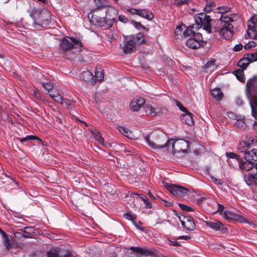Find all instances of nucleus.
I'll list each match as a JSON object with an SVG mask.
<instances>
[{
    "mask_svg": "<svg viewBox=\"0 0 257 257\" xmlns=\"http://www.w3.org/2000/svg\"><path fill=\"white\" fill-rule=\"evenodd\" d=\"M157 136L156 132H152L149 136H146L145 141L148 145L154 149H162L164 148H167L168 152L175 154L176 153L182 152L187 153V149L188 148V141L181 140L180 141H175L174 139L168 140L164 145L156 144L153 141Z\"/></svg>",
    "mask_w": 257,
    "mask_h": 257,
    "instance_id": "1",
    "label": "nucleus"
},
{
    "mask_svg": "<svg viewBox=\"0 0 257 257\" xmlns=\"http://www.w3.org/2000/svg\"><path fill=\"white\" fill-rule=\"evenodd\" d=\"M34 20L33 26L36 29L40 27L45 28L51 23V14L49 11L44 10H34L31 14Z\"/></svg>",
    "mask_w": 257,
    "mask_h": 257,
    "instance_id": "2",
    "label": "nucleus"
},
{
    "mask_svg": "<svg viewBox=\"0 0 257 257\" xmlns=\"http://www.w3.org/2000/svg\"><path fill=\"white\" fill-rule=\"evenodd\" d=\"M69 39L63 38L60 44V50L63 52H71L74 55L76 52L72 51V49H76L77 52L81 51L80 48L82 47V44L80 40L73 37H70Z\"/></svg>",
    "mask_w": 257,
    "mask_h": 257,
    "instance_id": "3",
    "label": "nucleus"
},
{
    "mask_svg": "<svg viewBox=\"0 0 257 257\" xmlns=\"http://www.w3.org/2000/svg\"><path fill=\"white\" fill-rule=\"evenodd\" d=\"M224 20V24L220 30L219 32L220 35L222 38L225 40L230 39L234 34L233 32V26L231 23L233 22L232 18L230 17H224L222 18Z\"/></svg>",
    "mask_w": 257,
    "mask_h": 257,
    "instance_id": "4",
    "label": "nucleus"
},
{
    "mask_svg": "<svg viewBox=\"0 0 257 257\" xmlns=\"http://www.w3.org/2000/svg\"><path fill=\"white\" fill-rule=\"evenodd\" d=\"M195 21L198 26L203 27V29L210 34L213 33L211 27V22L210 16H207L205 13H202L198 14L195 17Z\"/></svg>",
    "mask_w": 257,
    "mask_h": 257,
    "instance_id": "5",
    "label": "nucleus"
},
{
    "mask_svg": "<svg viewBox=\"0 0 257 257\" xmlns=\"http://www.w3.org/2000/svg\"><path fill=\"white\" fill-rule=\"evenodd\" d=\"M163 184L164 186L174 195L182 198L187 194L188 190L185 187L164 182H163Z\"/></svg>",
    "mask_w": 257,
    "mask_h": 257,
    "instance_id": "6",
    "label": "nucleus"
},
{
    "mask_svg": "<svg viewBox=\"0 0 257 257\" xmlns=\"http://www.w3.org/2000/svg\"><path fill=\"white\" fill-rule=\"evenodd\" d=\"M247 33L250 39H257V15L252 16L248 21Z\"/></svg>",
    "mask_w": 257,
    "mask_h": 257,
    "instance_id": "7",
    "label": "nucleus"
},
{
    "mask_svg": "<svg viewBox=\"0 0 257 257\" xmlns=\"http://www.w3.org/2000/svg\"><path fill=\"white\" fill-rule=\"evenodd\" d=\"M202 35L197 33L194 35L193 38H190L187 40L186 45L189 48L197 49L203 45Z\"/></svg>",
    "mask_w": 257,
    "mask_h": 257,
    "instance_id": "8",
    "label": "nucleus"
},
{
    "mask_svg": "<svg viewBox=\"0 0 257 257\" xmlns=\"http://www.w3.org/2000/svg\"><path fill=\"white\" fill-rule=\"evenodd\" d=\"M246 87L253 102L257 106V84L253 79H249L246 83Z\"/></svg>",
    "mask_w": 257,
    "mask_h": 257,
    "instance_id": "9",
    "label": "nucleus"
},
{
    "mask_svg": "<svg viewBox=\"0 0 257 257\" xmlns=\"http://www.w3.org/2000/svg\"><path fill=\"white\" fill-rule=\"evenodd\" d=\"M223 217L226 219L228 222L235 221L239 222H246V219L241 215L236 214L234 212L225 210L222 214Z\"/></svg>",
    "mask_w": 257,
    "mask_h": 257,
    "instance_id": "10",
    "label": "nucleus"
},
{
    "mask_svg": "<svg viewBox=\"0 0 257 257\" xmlns=\"http://www.w3.org/2000/svg\"><path fill=\"white\" fill-rule=\"evenodd\" d=\"M205 224L214 230L215 231L220 230L223 233H226L227 231V229L224 227V225L218 220H214V221H205Z\"/></svg>",
    "mask_w": 257,
    "mask_h": 257,
    "instance_id": "11",
    "label": "nucleus"
},
{
    "mask_svg": "<svg viewBox=\"0 0 257 257\" xmlns=\"http://www.w3.org/2000/svg\"><path fill=\"white\" fill-rule=\"evenodd\" d=\"M145 103V100L143 97L136 96L130 102V109L134 111H138Z\"/></svg>",
    "mask_w": 257,
    "mask_h": 257,
    "instance_id": "12",
    "label": "nucleus"
},
{
    "mask_svg": "<svg viewBox=\"0 0 257 257\" xmlns=\"http://www.w3.org/2000/svg\"><path fill=\"white\" fill-rule=\"evenodd\" d=\"M135 42L132 39H125L123 42V45H121V48L125 54L131 53L135 50Z\"/></svg>",
    "mask_w": 257,
    "mask_h": 257,
    "instance_id": "13",
    "label": "nucleus"
},
{
    "mask_svg": "<svg viewBox=\"0 0 257 257\" xmlns=\"http://www.w3.org/2000/svg\"><path fill=\"white\" fill-rule=\"evenodd\" d=\"M224 17L228 16L221 15L219 19H217L212 22L211 27L212 28V31H213V33L215 32H220V30L224 24V20L221 18H224Z\"/></svg>",
    "mask_w": 257,
    "mask_h": 257,
    "instance_id": "14",
    "label": "nucleus"
},
{
    "mask_svg": "<svg viewBox=\"0 0 257 257\" xmlns=\"http://www.w3.org/2000/svg\"><path fill=\"white\" fill-rule=\"evenodd\" d=\"M72 253L71 252H67L65 254L62 255L60 250L56 248H51L47 252V257H71Z\"/></svg>",
    "mask_w": 257,
    "mask_h": 257,
    "instance_id": "15",
    "label": "nucleus"
},
{
    "mask_svg": "<svg viewBox=\"0 0 257 257\" xmlns=\"http://www.w3.org/2000/svg\"><path fill=\"white\" fill-rule=\"evenodd\" d=\"M145 112L148 116L154 117L161 112V109L158 107H154L150 105L145 106Z\"/></svg>",
    "mask_w": 257,
    "mask_h": 257,
    "instance_id": "16",
    "label": "nucleus"
},
{
    "mask_svg": "<svg viewBox=\"0 0 257 257\" xmlns=\"http://www.w3.org/2000/svg\"><path fill=\"white\" fill-rule=\"evenodd\" d=\"M80 78L83 81L93 84L95 82L94 76L91 72L88 71H84L80 74Z\"/></svg>",
    "mask_w": 257,
    "mask_h": 257,
    "instance_id": "17",
    "label": "nucleus"
},
{
    "mask_svg": "<svg viewBox=\"0 0 257 257\" xmlns=\"http://www.w3.org/2000/svg\"><path fill=\"white\" fill-rule=\"evenodd\" d=\"M254 164V163L250 160H246V161L243 162L241 159H240V161L238 163L240 169L246 171L251 170L253 167Z\"/></svg>",
    "mask_w": 257,
    "mask_h": 257,
    "instance_id": "18",
    "label": "nucleus"
},
{
    "mask_svg": "<svg viewBox=\"0 0 257 257\" xmlns=\"http://www.w3.org/2000/svg\"><path fill=\"white\" fill-rule=\"evenodd\" d=\"M244 159L254 162L257 161V149H253L244 153Z\"/></svg>",
    "mask_w": 257,
    "mask_h": 257,
    "instance_id": "19",
    "label": "nucleus"
},
{
    "mask_svg": "<svg viewBox=\"0 0 257 257\" xmlns=\"http://www.w3.org/2000/svg\"><path fill=\"white\" fill-rule=\"evenodd\" d=\"M184 112L185 113L182 115V119L183 122L189 125H193L194 124V120L192 117V114L188 110Z\"/></svg>",
    "mask_w": 257,
    "mask_h": 257,
    "instance_id": "20",
    "label": "nucleus"
},
{
    "mask_svg": "<svg viewBox=\"0 0 257 257\" xmlns=\"http://www.w3.org/2000/svg\"><path fill=\"white\" fill-rule=\"evenodd\" d=\"M244 179L248 185L254 184L257 186V174L248 173L244 176Z\"/></svg>",
    "mask_w": 257,
    "mask_h": 257,
    "instance_id": "21",
    "label": "nucleus"
},
{
    "mask_svg": "<svg viewBox=\"0 0 257 257\" xmlns=\"http://www.w3.org/2000/svg\"><path fill=\"white\" fill-rule=\"evenodd\" d=\"M250 145L246 141L240 142L238 145V152L239 154H242L244 158V153L247 152Z\"/></svg>",
    "mask_w": 257,
    "mask_h": 257,
    "instance_id": "22",
    "label": "nucleus"
},
{
    "mask_svg": "<svg viewBox=\"0 0 257 257\" xmlns=\"http://www.w3.org/2000/svg\"><path fill=\"white\" fill-rule=\"evenodd\" d=\"M47 93L55 101L59 103H64L63 102L62 96L59 94L56 89L54 88L53 90Z\"/></svg>",
    "mask_w": 257,
    "mask_h": 257,
    "instance_id": "23",
    "label": "nucleus"
},
{
    "mask_svg": "<svg viewBox=\"0 0 257 257\" xmlns=\"http://www.w3.org/2000/svg\"><path fill=\"white\" fill-rule=\"evenodd\" d=\"M138 15L148 20H151L154 18V15L152 12L145 9L139 10Z\"/></svg>",
    "mask_w": 257,
    "mask_h": 257,
    "instance_id": "24",
    "label": "nucleus"
},
{
    "mask_svg": "<svg viewBox=\"0 0 257 257\" xmlns=\"http://www.w3.org/2000/svg\"><path fill=\"white\" fill-rule=\"evenodd\" d=\"M182 225L188 230H194L196 228V225L192 217L188 222L183 221Z\"/></svg>",
    "mask_w": 257,
    "mask_h": 257,
    "instance_id": "25",
    "label": "nucleus"
},
{
    "mask_svg": "<svg viewBox=\"0 0 257 257\" xmlns=\"http://www.w3.org/2000/svg\"><path fill=\"white\" fill-rule=\"evenodd\" d=\"M204 68L206 71L212 72L217 68V65L215 64V60L213 59L208 61L204 66Z\"/></svg>",
    "mask_w": 257,
    "mask_h": 257,
    "instance_id": "26",
    "label": "nucleus"
},
{
    "mask_svg": "<svg viewBox=\"0 0 257 257\" xmlns=\"http://www.w3.org/2000/svg\"><path fill=\"white\" fill-rule=\"evenodd\" d=\"M212 96L216 100H220L222 99L223 94L221 90L219 88H215L211 90Z\"/></svg>",
    "mask_w": 257,
    "mask_h": 257,
    "instance_id": "27",
    "label": "nucleus"
},
{
    "mask_svg": "<svg viewBox=\"0 0 257 257\" xmlns=\"http://www.w3.org/2000/svg\"><path fill=\"white\" fill-rule=\"evenodd\" d=\"M133 41L135 42V45L137 44L139 45L142 44L145 42L144 38V34L141 33H138L136 36H133L132 38Z\"/></svg>",
    "mask_w": 257,
    "mask_h": 257,
    "instance_id": "28",
    "label": "nucleus"
},
{
    "mask_svg": "<svg viewBox=\"0 0 257 257\" xmlns=\"http://www.w3.org/2000/svg\"><path fill=\"white\" fill-rule=\"evenodd\" d=\"M249 63H250L249 61L247 59V58H246V56L244 55L243 57L239 61L237 65L239 67H241L243 70H244L247 68Z\"/></svg>",
    "mask_w": 257,
    "mask_h": 257,
    "instance_id": "29",
    "label": "nucleus"
},
{
    "mask_svg": "<svg viewBox=\"0 0 257 257\" xmlns=\"http://www.w3.org/2000/svg\"><path fill=\"white\" fill-rule=\"evenodd\" d=\"M92 135L93 138L99 144L104 146L103 139L101 137L100 133L97 131H93L92 132Z\"/></svg>",
    "mask_w": 257,
    "mask_h": 257,
    "instance_id": "30",
    "label": "nucleus"
},
{
    "mask_svg": "<svg viewBox=\"0 0 257 257\" xmlns=\"http://www.w3.org/2000/svg\"><path fill=\"white\" fill-rule=\"evenodd\" d=\"M4 239L3 243L7 250H10L12 247V244L10 240V237L5 232V235L2 236Z\"/></svg>",
    "mask_w": 257,
    "mask_h": 257,
    "instance_id": "31",
    "label": "nucleus"
},
{
    "mask_svg": "<svg viewBox=\"0 0 257 257\" xmlns=\"http://www.w3.org/2000/svg\"><path fill=\"white\" fill-rule=\"evenodd\" d=\"M233 74L240 82H244L245 79L243 70L237 69L233 72Z\"/></svg>",
    "mask_w": 257,
    "mask_h": 257,
    "instance_id": "32",
    "label": "nucleus"
},
{
    "mask_svg": "<svg viewBox=\"0 0 257 257\" xmlns=\"http://www.w3.org/2000/svg\"><path fill=\"white\" fill-rule=\"evenodd\" d=\"M215 7V3L211 0L206 1V6L204 8V11L206 13H209L212 11V8Z\"/></svg>",
    "mask_w": 257,
    "mask_h": 257,
    "instance_id": "33",
    "label": "nucleus"
},
{
    "mask_svg": "<svg viewBox=\"0 0 257 257\" xmlns=\"http://www.w3.org/2000/svg\"><path fill=\"white\" fill-rule=\"evenodd\" d=\"M225 155L228 158L235 159L238 163L240 161L241 157L240 155H237L233 152H226Z\"/></svg>",
    "mask_w": 257,
    "mask_h": 257,
    "instance_id": "34",
    "label": "nucleus"
},
{
    "mask_svg": "<svg viewBox=\"0 0 257 257\" xmlns=\"http://www.w3.org/2000/svg\"><path fill=\"white\" fill-rule=\"evenodd\" d=\"M193 26H189L188 27L186 28L185 30L183 32V34L184 36H190L192 35H196L195 34L194 31L193 30Z\"/></svg>",
    "mask_w": 257,
    "mask_h": 257,
    "instance_id": "35",
    "label": "nucleus"
},
{
    "mask_svg": "<svg viewBox=\"0 0 257 257\" xmlns=\"http://www.w3.org/2000/svg\"><path fill=\"white\" fill-rule=\"evenodd\" d=\"M246 58L248 59L250 63H252L257 61V52L254 53L245 54Z\"/></svg>",
    "mask_w": 257,
    "mask_h": 257,
    "instance_id": "36",
    "label": "nucleus"
},
{
    "mask_svg": "<svg viewBox=\"0 0 257 257\" xmlns=\"http://www.w3.org/2000/svg\"><path fill=\"white\" fill-rule=\"evenodd\" d=\"M139 195L140 196L141 199L145 203V207L146 208H151L152 207V204L149 201V199L148 198V197L146 196H145V195H144L143 194H141V195Z\"/></svg>",
    "mask_w": 257,
    "mask_h": 257,
    "instance_id": "37",
    "label": "nucleus"
},
{
    "mask_svg": "<svg viewBox=\"0 0 257 257\" xmlns=\"http://www.w3.org/2000/svg\"><path fill=\"white\" fill-rule=\"evenodd\" d=\"M94 77L98 81L102 80L103 79L104 74L100 68L96 69Z\"/></svg>",
    "mask_w": 257,
    "mask_h": 257,
    "instance_id": "38",
    "label": "nucleus"
},
{
    "mask_svg": "<svg viewBox=\"0 0 257 257\" xmlns=\"http://www.w3.org/2000/svg\"><path fill=\"white\" fill-rule=\"evenodd\" d=\"M191 0H174L172 4L176 6L181 7L183 5H187Z\"/></svg>",
    "mask_w": 257,
    "mask_h": 257,
    "instance_id": "39",
    "label": "nucleus"
},
{
    "mask_svg": "<svg viewBox=\"0 0 257 257\" xmlns=\"http://www.w3.org/2000/svg\"><path fill=\"white\" fill-rule=\"evenodd\" d=\"M37 140L40 141H42L40 139H39L37 136H27L26 137L22 138L20 139V141L23 143L24 141H26L28 140Z\"/></svg>",
    "mask_w": 257,
    "mask_h": 257,
    "instance_id": "40",
    "label": "nucleus"
},
{
    "mask_svg": "<svg viewBox=\"0 0 257 257\" xmlns=\"http://www.w3.org/2000/svg\"><path fill=\"white\" fill-rule=\"evenodd\" d=\"M218 12L221 15L226 16L225 14L230 11V8L227 7H221L217 8Z\"/></svg>",
    "mask_w": 257,
    "mask_h": 257,
    "instance_id": "41",
    "label": "nucleus"
},
{
    "mask_svg": "<svg viewBox=\"0 0 257 257\" xmlns=\"http://www.w3.org/2000/svg\"><path fill=\"white\" fill-rule=\"evenodd\" d=\"M32 94L38 100H43V97L42 93L38 90L31 91Z\"/></svg>",
    "mask_w": 257,
    "mask_h": 257,
    "instance_id": "42",
    "label": "nucleus"
},
{
    "mask_svg": "<svg viewBox=\"0 0 257 257\" xmlns=\"http://www.w3.org/2000/svg\"><path fill=\"white\" fill-rule=\"evenodd\" d=\"M118 130L119 131L124 135H125L126 137H128L129 135V134L131 133L130 131L127 129L126 127H123V126H118Z\"/></svg>",
    "mask_w": 257,
    "mask_h": 257,
    "instance_id": "43",
    "label": "nucleus"
},
{
    "mask_svg": "<svg viewBox=\"0 0 257 257\" xmlns=\"http://www.w3.org/2000/svg\"><path fill=\"white\" fill-rule=\"evenodd\" d=\"M42 85L47 90V93L54 89L53 85L50 82L43 83Z\"/></svg>",
    "mask_w": 257,
    "mask_h": 257,
    "instance_id": "44",
    "label": "nucleus"
},
{
    "mask_svg": "<svg viewBox=\"0 0 257 257\" xmlns=\"http://www.w3.org/2000/svg\"><path fill=\"white\" fill-rule=\"evenodd\" d=\"M179 206L182 210L186 212L194 211V209L193 208L185 204L180 203L179 204Z\"/></svg>",
    "mask_w": 257,
    "mask_h": 257,
    "instance_id": "45",
    "label": "nucleus"
},
{
    "mask_svg": "<svg viewBox=\"0 0 257 257\" xmlns=\"http://www.w3.org/2000/svg\"><path fill=\"white\" fill-rule=\"evenodd\" d=\"M123 217L128 220H131L133 222H135L134 220L136 219V216L134 214H132L130 213H125L123 214Z\"/></svg>",
    "mask_w": 257,
    "mask_h": 257,
    "instance_id": "46",
    "label": "nucleus"
},
{
    "mask_svg": "<svg viewBox=\"0 0 257 257\" xmlns=\"http://www.w3.org/2000/svg\"><path fill=\"white\" fill-rule=\"evenodd\" d=\"M177 216H178V219H179L181 224H182V222L183 221L188 222V221L190 220V219H191L192 218V217L186 216H185L184 215H178V214H177Z\"/></svg>",
    "mask_w": 257,
    "mask_h": 257,
    "instance_id": "47",
    "label": "nucleus"
},
{
    "mask_svg": "<svg viewBox=\"0 0 257 257\" xmlns=\"http://www.w3.org/2000/svg\"><path fill=\"white\" fill-rule=\"evenodd\" d=\"M186 28V26L184 25L177 26L176 29L175 30V33L176 35H179L181 34V31L183 30L184 29Z\"/></svg>",
    "mask_w": 257,
    "mask_h": 257,
    "instance_id": "48",
    "label": "nucleus"
},
{
    "mask_svg": "<svg viewBox=\"0 0 257 257\" xmlns=\"http://www.w3.org/2000/svg\"><path fill=\"white\" fill-rule=\"evenodd\" d=\"M174 101L175 102L176 105L179 108L180 110L183 112L187 111V109H186V108L180 102L178 101L176 99H174Z\"/></svg>",
    "mask_w": 257,
    "mask_h": 257,
    "instance_id": "49",
    "label": "nucleus"
},
{
    "mask_svg": "<svg viewBox=\"0 0 257 257\" xmlns=\"http://www.w3.org/2000/svg\"><path fill=\"white\" fill-rule=\"evenodd\" d=\"M132 24L137 29L144 28V27L141 24L140 22H138L132 20L131 22Z\"/></svg>",
    "mask_w": 257,
    "mask_h": 257,
    "instance_id": "50",
    "label": "nucleus"
},
{
    "mask_svg": "<svg viewBox=\"0 0 257 257\" xmlns=\"http://www.w3.org/2000/svg\"><path fill=\"white\" fill-rule=\"evenodd\" d=\"M255 45H256V44L254 42L251 41L245 45L244 48H245V49H249L251 48L255 47Z\"/></svg>",
    "mask_w": 257,
    "mask_h": 257,
    "instance_id": "51",
    "label": "nucleus"
},
{
    "mask_svg": "<svg viewBox=\"0 0 257 257\" xmlns=\"http://www.w3.org/2000/svg\"><path fill=\"white\" fill-rule=\"evenodd\" d=\"M104 0H94L95 4L97 8L103 7L104 5Z\"/></svg>",
    "mask_w": 257,
    "mask_h": 257,
    "instance_id": "52",
    "label": "nucleus"
},
{
    "mask_svg": "<svg viewBox=\"0 0 257 257\" xmlns=\"http://www.w3.org/2000/svg\"><path fill=\"white\" fill-rule=\"evenodd\" d=\"M118 20L119 21L126 23L128 21V19L123 15H120L118 16Z\"/></svg>",
    "mask_w": 257,
    "mask_h": 257,
    "instance_id": "53",
    "label": "nucleus"
},
{
    "mask_svg": "<svg viewBox=\"0 0 257 257\" xmlns=\"http://www.w3.org/2000/svg\"><path fill=\"white\" fill-rule=\"evenodd\" d=\"M243 48V45L241 44L235 45L233 48V50L235 52H238L241 50Z\"/></svg>",
    "mask_w": 257,
    "mask_h": 257,
    "instance_id": "54",
    "label": "nucleus"
},
{
    "mask_svg": "<svg viewBox=\"0 0 257 257\" xmlns=\"http://www.w3.org/2000/svg\"><path fill=\"white\" fill-rule=\"evenodd\" d=\"M15 236L16 237L18 238H22V237H25L27 238L28 236L24 235L23 233L20 232H17L15 233Z\"/></svg>",
    "mask_w": 257,
    "mask_h": 257,
    "instance_id": "55",
    "label": "nucleus"
},
{
    "mask_svg": "<svg viewBox=\"0 0 257 257\" xmlns=\"http://www.w3.org/2000/svg\"><path fill=\"white\" fill-rule=\"evenodd\" d=\"M217 206H218V209L216 212H219L220 214H222V212L224 210V206L220 204H218Z\"/></svg>",
    "mask_w": 257,
    "mask_h": 257,
    "instance_id": "56",
    "label": "nucleus"
},
{
    "mask_svg": "<svg viewBox=\"0 0 257 257\" xmlns=\"http://www.w3.org/2000/svg\"><path fill=\"white\" fill-rule=\"evenodd\" d=\"M139 10L140 9H136L132 8V9H128L127 11L130 13H132V14H136V15H138L139 11Z\"/></svg>",
    "mask_w": 257,
    "mask_h": 257,
    "instance_id": "57",
    "label": "nucleus"
},
{
    "mask_svg": "<svg viewBox=\"0 0 257 257\" xmlns=\"http://www.w3.org/2000/svg\"><path fill=\"white\" fill-rule=\"evenodd\" d=\"M207 199L206 197H201L196 199V203L198 204H200L202 202Z\"/></svg>",
    "mask_w": 257,
    "mask_h": 257,
    "instance_id": "58",
    "label": "nucleus"
},
{
    "mask_svg": "<svg viewBox=\"0 0 257 257\" xmlns=\"http://www.w3.org/2000/svg\"><path fill=\"white\" fill-rule=\"evenodd\" d=\"M191 238L190 236L189 235H182L179 236L177 238V239H184L188 240Z\"/></svg>",
    "mask_w": 257,
    "mask_h": 257,
    "instance_id": "59",
    "label": "nucleus"
},
{
    "mask_svg": "<svg viewBox=\"0 0 257 257\" xmlns=\"http://www.w3.org/2000/svg\"><path fill=\"white\" fill-rule=\"evenodd\" d=\"M211 179L214 182V183L216 184H221L222 181L220 179H217L215 177H211Z\"/></svg>",
    "mask_w": 257,
    "mask_h": 257,
    "instance_id": "60",
    "label": "nucleus"
},
{
    "mask_svg": "<svg viewBox=\"0 0 257 257\" xmlns=\"http://www.w3.org/2000/svg\"><path fill=\"white\" fill-rule=\"evenodd\" d=\"M63 102L64 103H60L61 104H65L66 105H67L68 107H69V105H70V102L69 100H68V99H64L63 98Z\"/></svg>",
    "mask_w": 257,
    "mask_h": 257,
    "instance_id": "61",
    "label": "nucleus"
},
{
    "mask_svg": "<svg viewBox=\"0 0 257 257\" xmlns=\"http://www.w3.org/2000/svg\"><path fill=\"white\" fill-rule=\"evenodd\" d=\"M170 244L174 246H178L180 245L179 242L177 241H170Z\"/></svg>",
    "mask_w": 257,
    "mask_h": 257,
    "instance_id": "62",
    "label": "nucleus"
},
{
    "mask_svg": "<svg viewBox=\"0 0 257 257\" xmlns=\"http://www.w3.org/2000/svg\"><path fill=\"white\" fill-rule=\"evenodd\" d=\"M161 200L165 203V205L167 207H170L172 206V203L168 202L167 201L163 199H161Z\"/></svg>",
    "mask_w": 257,
    "mask_h": 257,
    "instance_id": "63",
    "label": "nucleus"
},
{
    "mask_svg": "<svg viewBox=\"0 0 257 257\" xmlns=\"http://www.w3.org/2000/svg\"><path fill=\"white\" fill-rule=\"evenodd\" d=\"M148 195L151 199L154 200L156 199L155 196L153 195V194L150 191L148 192Z\"/></svg>",
    "mask_w": 257,
    "mask_h": 257,
    "instance_id": "64",
    "label": "nucleus"
}]
</instances>
